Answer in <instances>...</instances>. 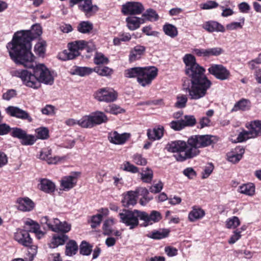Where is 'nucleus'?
<instances>
[{"label": "nucleus", "instance_id": "1", "mask_svg": "<svg viewBox=\"0 0 261 261\" xmlns=\"http://www.w3.org/2000/svg\"><path fill=\"white\" fill-rule=\"evenodd\" d=\"M41 34L42 29L39 24L33 25L31 30L21 31L14 34L7 48L11 58L16 64L27 67L33 66L35 57L31 51V41Z\"/></svg>", "mask_w": 261, "mask_h": 261}, {"label": "nucleus", "instance_id": "2", "mask_svg": "<svg viewBox=\"0 0 261 261\" xmlns=\"http://www.w3.org/2000/svg\"><path fill=\"white\" fill-rule=\"evenodd\" d=\"M186 74L191 78V86L185 88L191 99L197 100L205 96L212 83L204 74L205 69L196 61L195 57L187 54L183 58Z\"/></svg>", "mask_w": 261, "mask_h": 261}, {"label": "nucleus", "instance_id": "3", "mask_svg": "<svg viewBox=\"0 0 261 261\" xmlns=\"http://www.w3.org/2000/svg\"><path fill=\"white\" fill-rule=\"evenodd\" d=\"M213 136L211 135H193L189 137L187 143L184 141L177 140L169 143L166 146L167 150L176 152L174 155L179 162L193 158L198 155L199 148H203L211 145Z\"/></svg>", "mask_w": 261, "mask_h": 261}, {"label": "nucleus", "instance_id": "4", "mask_svg": "<svg viewBox=\"0 0 261 261\" xmlns=\"http://www.w3.org/2000/svg\"><path fill=\"white\" fill-rule=\"evenodd\" d=\"M23 66L24 67V66ZM26 68L28 67H26ZM28 68H33V73L25 69L13 70L11 71V74L13 76L20 78L23 84L27 87L37 89L41 87V84L39 82L38 76L35 73L34 61H33V66Z\"/></svg>", "mask_w": 261, "mask_h": 261}, {"label": "nucleus", "instance_id": "5", "mask_svg": "<svg viewBox=\"0 0 261 261\" xmlns=\"http://www.w3.org/2000/svg\"><path fill=\"white\" fill-rule=\"evenodd\" d=\"M86 45L87 42L84 40L69 43L68 45V49L60 53L58 55V58L62 61L72 60L80 55L79 50L84 49Z\"/></svg>", "mask_w": 261, "mask_h": 261}, {"label": "nucleus", "instance_id": "6", "mask_svg": "<svg viewBox=\"0 0 261 261\" xmlns=\"http://www.w3.org/2000/svg\"><path fill=\"white\" fill-rule=\"evenodd\" d=\"M141 211L135 210L129 211L123 210L119 213L120 221L132 229L139 225V219L141 220Z\"/></svg>", "mask_w": 261, "mask_h": 261}, {"label": "nucleus", "instance_id": "7", "mask_svg": "<svg viewBox=\"0 0 261 261\" xmlns=\"http://www.w3.org/2000/svg\"><path fill=\"white\" fill-rule=\"evenodd\" d=\"M140 76L138 80V83L142 87L151 85L152 81L158 75V70L154 66L142 67Z\"/></svg>", "mask_w": 261, "mask_h": 261}, {"label": "nucleus", "instance_id": "8", "mask_svg": "<svg viewBox=\"0 0 261 261\" xmlns=\"http://www.w3.org/2000/svg\"><path fill=\"white\" fill-rule=\"evenodd\" d=\"M35 73L38 76L40 84L52 85L54 83V72L50 71L44 64H38L35 66Z\"/></svg>", "mask_w": 261, "mask_h": 261}, {"label": "nucleus", "instance_id": "9", "mask_svg": "<svg viewBox=\"0 0 261 261\" xmlns=\"http://www.w3.org/2000/svg\"><path fill=\"white\" fill-rule=\"evenodd\" d=\"M116 93L112 89L103 88L99 89L95 93V98L100 101L112 102L117 98Z\"/></svg>", "mask_w": 261, "mask_h": 261}, {"label": "nucleus", "instance_id": "10", "mask_svg": "<svg viewBox=\"0 0 261 261\" xmlns=\"http://www.w3.org/2000/svg\"><path fill=\"white\" fill-rule=\"evenodd\" d=\"M208 71L216 79L222 81L228 79L230 76L229 71L221 64H212Z\"/></svg>", "mask_w": 261, "mask_h": 261}, {"label": "nucleus", "instance_id": "11", "mask_svg": "<svg viewBox=\"0 0 261 261\" xmlns=\"http://www.w3.org/2000/svg\"><path fill=\"white\" fill-rule=\"evenodd\" d=\"M81 173L73 172L68 175L63 177L61 180V186L65 191H68L73 188L76 184L78 177Z\"/></svg>", "mask_w": 261, "mask_h": 261}, {"label": "nucleus", "instance_id": "12", "mask_svg": "<svg viewBox=\"0 0 261 261\" xmlns=\"http://www.w3.org/2000/svg\"><path fill=\"white\" fill-rule=\"evenodd\" d=\"M144 10L141 3L139 2H127L122 6V12L124 14L137 15Z\"/></svg>", "mask_w": 261, "mask_h": 261}, {"label": "nucleus", "instance_id": "13", "mask_svg": "<svg viewBox=\"0 0 261 261\" xmlns=\"http://www.w3.org/2000/svg\"><path fill=\"white\" fill-rule=\"evenodd\" d=\"M51 153L52 150L51 148L49 147L43 148L40 151L39 158L46 161L48 164H55L65 159V156H55L52 157L51 156Z\"/></svg>", "mask_w": 261, "mask_h": 261}, {"label": "nucleus", "instance_id": "14", "mask_svg": "<svg viewBox=\"0 0 261 261\" xmlns=\"http://www.w3.org/2000/svg\"><path fill=\"white\" fill-rule=\"evenodd\" d=\"M14 239L18 243L24 246H30L33 241L29 232L21 229H17L15 232Z\"/></svg>", "mask_w": 261, "mask_h": 261}, {"label": "nucleus", "instance_id": "15", "mask_svg": "<svg viewBox=\"0 0 261 261\" xmlns=\"http://www.w3.org/2000/svg\"><path fill=\"white\" fill-rule=\"evenodd\" d=\"M6 112L8 114L12 117L19 119L27 120L29 122H32L33 119L29 115L27 112L17 107L9 106L6 109Z\"/></svg>", "mask_w": 261, "mask_h": 261}, {"label": "nucleus", "instance_id": "16", "mask_svg": "<svg viewBox=\"0 0 261 261\" xmlns=\"http://www.w3.org/2000/svg\"><path fill=\"white\" fill-rule=\"evenodd\" d=\"M129 133L119 134L116 131L111 132L108 134L109 141L116 145H122L129 138Z\"/></svg>", "mask_w": 261, "mask_h": 261}, {"label": "nucleus", "instance_id": "17", "mask_svg": "<svg viewBox=\"0 0 261 261\" xmlns=\"http://www.w3.org/2000/svg\"><path fill=\"white\" fill-rule=\"evenodd\" d=\"M161 219V214L158 211H152L149 215L145 212L141 211V220L144 221L145 226L158 222Z\"/></svg>", "mask_w": 261, "mask_h": 261}, {"label": "nucleus", "instance_id": "18", "mask_svg": "<svg viewBox=\"0 0 261 261\" xmlns=\"http://www.w3.org/2000/svg\"><path fill=\"white\" fill-rule=\"evenodd\" d=\"M17 208L23 212H30L35 206L33 201L28 197L19 198L16 201Z\"/></svg>", "mask_w": 261, "mask_h": 261}, {"label": "nucleus", "instance_id": "19", "mask_svg": "<svg viewBox=\"0 0 261 261\" xmlns=\"http://www.w3.org/2000/svg\"><path fill=\"white\" fill-rule=\"evenodd\" d=\"M146 50L145 46L137 45L131 49L129 55V61L131 63L140 60L144 55Z\"/></svg>", "mask_w": 261, "mask_h": 261}, {"label": "nucleus", "instance_id": "20", "mask_svg": "<svg viewBox=\"0 0 261 261\" xmlns=\"http://www.w3.org/2000/svg\"><path fill=\"white\" fill-rule=\"evenodd\" d=\"M137 192L133 191H130L123 194V198L121 202L124 207H129L133 206L137 203Z\"/></svg>", "mask_w": 261, "mask_h": 261}, {"label": "nucleus", "instance_id": "21", "mask_svg": "<svg viewBox=\"0 0 261 261\" xmlns=\"http://www.w3.org/2000/svg\"><path fill=\"white\" fill-rule=\"evenodd\" d=\"M79 9L84 12L86 15H91L98 10L96 5H93L92 0H83L79 6Z\"/></svg>", "mask_w": 261, "mask_h": 261}, {"label": "nucleus", "instance_id": "22", "mask_svg": "<svg viewBox=\"0 0 261 261\" xmlns=\"http://www.w3.org/2000/svg\"><path fill=\"white\" fill-rule=\"evenodd\" d=\"M244 152L245 150L242 147H237L227 154L228 160L233 163H236L242 159Z\"/></svg>", "mask_w": 261, "mask_h": 261}, {"label": "nucleus", "instance_id": "23", "mask_svg": "<svg viewBox=\"0 0 261 261\" xmlns=\"http://www.w3.org/2000/svg\"><path fill=\"white\" fill-rule=\"evenodd\" d=\"M202 28L208 32H224L225 28L220 23L215 21H208L202 24Z\"/></svg>", "mask_w": 261, "mask_h": 261}, {"label": "nucleus", "instance_id": "24", "mask_svg": "<svg viewBox=\"0 0 261 261\" xmlns=\"http://www.w3.org/2000/svg\"><path fill=\"white\" fill-rule=\"evenodd\" d=\"M205 215L204 211L197 206H193L188 215V219L191 222L202 219Z\"/></svg>", "mask_w": 261, "mask_h": 261}, {"label": "nucleus", "instance_id": "25", "mask_svg": "<svg viewBox=\"0 0 261 261\" xmlns=\"http://www.w3.org/2000/svg\"><path fill=\"white\" fill-rule=\"evenodd\" d=\"M164 132V127L158 125L152 129H148L147 135L149 139L154 141L160 139L163 136Z\"/></svg>", "mask_w": 261, "mask_h": 261}, {"label": "nucleus", "instance_id": "26", "mask_svg": "<svg viewBox=\"0 0 261 261\" xmlns=\"http://www.w3.org/2000/svg\"><path fill=\"white\" fill-rule=\"evenodd\" d=\"M38 187L41 191L45 193H50L55 191L56 186L50 180L42 178L40 179Z\"/></svg>", "mask_w": 261, "mask_h": 261}, {"label": "nucleus", "instance_id": "27", "mask_svg": "<svg viewBox=\"0 0 261 261\" xmlns=\"http://www.w3.org/2000/svg\"><path fill=\"white\" fill-rule=\"evenodd\" d=\"M249 132L254 138L261 135V120H256L250 122L249 126H247Z\"/></svg>", "mask_w": 261, "mask_h": 261}, {"label": "nucleus", "instance_id": "28", "mask_svg": "<svg viewBox=\"0 0 261 261\" xmlns=\"http://www.w3.org/2000/svg\"><path fill=\"white\" fill-rule=\"evenodd\" d=\"M127 26L129 30L134 31L140 27L141 23L143 22V19L135 16H130L126 18Z\"/></svg>", "mask_w": 261, "mask_h": 261}, {"label": "nucleus", "instance_id": "29", "mask_svg": "<svg viewBox=\"0 0 261 261\" xmlns=\"http://www.w3.org/2000/svg\"><path fill=\"white\" fill-rule=\"evenodd\" d=\"M68 239V237L66 234L55 235L49 244V246L51 248H56L59 245H63Z\"/></svg>", "mask_w": 261, "mask_h": 261}, {"label": "nucleus", "instance_id": "30", "mask_svg": "<svg viewBox=\"0 0 261 261\" xmlns=\"http://www.w3.org/2000/svg\"><path fill=\"white\" fill-rule=\"evenodd\" d=\"M238 191L248 196H253L255 193V186L252 183L243 184L239 186Z\"/></svg>", "mask_w": 261, "mask_h": 261}, {"label": "nucleus", "instance_id": "31", "mask_svg": "<svg viewBox=\"0 0 261 261\" xmlns=\"http://www.w3.org/2000/svg\"><path fill=\"white\" fill-rule=\"evenodd\" d=\"M91 115L94 126L105 123L108 121L107 116L102 112L96 111Z\"/></svg>", "mask_w": 261, "mask_h": 261}, {"label": "nucleus", "instance_id": "32", "mask_svg": "<svg viewBox=\"0 0 261 261\" xmlns=\"http://www.w3.org/2000/svg\"><path fill=\"white\" fill-rule=\"evenodd\" d=\"M250 102L246 99H242L237 102L234 105L231 112H236L238 111H246L250 108Z\"/></svg>", "mask_w": 261, "mask_h": 261}, {"label": "nucleus", "instance_id": "33", "mask_svg": "<svg viewBox=\"0 0 261 261\" xmlns=\"http://www.w3.org/2000/svg\"><path fill=\"white\" fill-rule=\"evenodd\" d=\"M78 250V245L74 240H70L66 245L65 254L71 256L76 254Z\"/></svg>", "mask_w": 261, "mask_h": 261}, {"label": "nucleus", "instance_id": "34", "mask_svg": "<svg viewBox=\"0 0 261 261\" xmlns=\"http://www.w3.org/2000/svg\"><path fill=\"white\" fill-rule=\"evenodd\" d=\"M141 68L140 67H136L125 70L124 72V76L130 79L137 77L138 80L140 76Z\"/></svg>", "mask_w": 261, "mask_h": 261}, {"label": "nucleus", "instance_id": "35", "mask_svg": "<svg viewBox=\"0 0 261 261\" xmlns=\"http://www.w3.org/2000/svg\"><path fill=\"white\" fill-rule=\"evenodd\" d=\"M163 30L166 35L172 38L175 37L178 35L177 28L171 24H165L163 27Z\"/></svg>", "mask_w": 261, "mask_h": 261}, {"label": "nucleus", "instance_id": "36", "mask_svg": "<svg viewBox=\"0 0 261 261\" xmlns=\"http://www.w3.org/2000/svg\"><path fill=\"white\" fill-rule=\"evenodd\" d=\"M79 125L84 128H91L94 126L91 115L83 116L79 120Z\"/></svg>", "mask_w": 261, "mask_h": 261}, {"label": "nucleus", "instance_id": "37", "mask_svg": "<svg viewBox=\"0 0 261 261\" xmlns=\"http://www.w3.org/2000/svg\"><path fill=\"white\" fill-rule=\"evenodd\" d=\"M188 97L184 94H179L176 96L174 107L178 109H183L186 107Z\"/></svg>", "mask_w": 261, "mask_h": 261}, {"label": "nucleus", "instance_id": "38", "mask_svg": "<svg viewBox=\"0 0 261 261\" xmlns=\"http://www.w3.org/2000/svg\"><path fill=\"white\" fill-rule=\"evenodd\" d=\"M93 246L85 241H83L80 245V253L83 255L88 256L92 251Z\"/></svg>", "mask_w": 261, "mask_h": 261}, {"label": "nucleus", "instance_id": "39", "mask_svg": "<svg viewBox=\"0 0 261 261\" xmlns=\"http://www.w3.org/2000/svg\"><path fill=\"white\" fill-rule=\"evenodd\" d=\"M114 224L115 220L112 218H110L105 221L103 224L102 228L105 234L111 235L112 233V226Z\"/></svg>", "mask_w": 261, "mask_h": 261}, {"label": "nucleus", "instance_id": "40", "mask_svg": "<svg viewBox=\"0 0 261 261\" xmlns=\"http://www.w3.org/2000/svg\"><path fill=\"white\" fill-rule=\"evenodd\" d=\"M93 71L92 68L87 67H75L73 70V74L81 76H84L91 74Z\"/></svg>", "mask_w": 261, "mask_h": 261}, {"label": "nucleus", "instance_id": "41", "mask_svg": "<svg viewBox=\"0 0 261 261\" xmlns=\"http://www.w3.org/2000/svg\"><path fill=\"white\" fill-rule=\"evenodd\" d=\"M28 247L27 252L26 253L24 257L25 261H32L37 254V247L36 245H32L27 246Z\"/></svg>", "mask_w": 261, "mask_h": 261}, {"label": "nucleus", "instance_id": "42", "mask_svg": "<svg viewBox=\"0 0 261 261\" xmlns=\"http://www.w3.org/2000/svg\"><path fill=\"white\" fill-rule=\"evenodd\" d=\"M240 221L237 216L228 218L226 221V227L228 229H235L240 225Z\"/></svg>", "mask_w": 261, "mask_h": 261}, {"label": "nucleus", "instance_id": "43", "mask_svg": "<svg viewBox=\"0 0 261 261\" xmlns=\"http://www.w3.org/2000/svg\"><path fill=\"white\" fill-rule=\"evenodd\" d=\"M92 29L93 25L89 21H83L77 27L78 31L84 34L89 33Z\"/></svg>", "mask_w": 261, "mask_h": 261}, {"label": "nucleus", "instance_id": "44", "mask_svg": "<svg viewBox=\"0 0 261 261\" xmlns=\"http://www.w3.org/2000/svg\"><path fill=\"white\" fill-rule=\"evenodd\" d=\"M37 134L36 138L39 139H46L49 137V130L45 127H40L35 129Z\"/></svg>", "mask_w": 261, "mask_h": 261}, {"label": "nucleus", "instance_id": "45", "mask_svg": "<svg viewBox=\"0 0 261 261\" xmlns=\"http://www.w3.org/2000/svg\"><path fill=\"white\" fill-rule=\"evenodd\" d=\"M185 128L186 127L193 126L196 123V119L193 115H185L181 118Z\"/></svg>", "mask_w": 261, "mask_h": 261}, {"label": "nucleus", "instance_id": "46", "mask_svg": "<svg viewBox=\"0 0 261 261\" xmlns=\"http://www.w3.org/2000/svg\"><path fill=\"white\" fill-rule=\"evenodd\" d=\"M143 16L150 21H156L159 19V16L156 11L152 9H147L143 14Z\"/></svg>", "mask_w": 261, "mask_h": 261}, {"label": "nucleus", "instance_id": "47", "mask_svg": "<svg viewBox=\"0 0 261 261\" xmlns=\"http://www.w3.org/2000/svg\"><path fill=\"white\" fill-rule=\"evenodd\" d=\"M105 111L107 113L117 115L122 113L124 110L115 104H111L105 107Z\"/></svg>", "mask_w": 261, "mask_h": 261}, {"label": "nucleus", "instance_id": "48", "mask_svg": "<svg viewBox=\"0 0 261 261\" xmlns=\"http://www.w3.org/2000/svg\"><path fill=\"white\" fill-rule=\"evenodd\" d=\"M46 45V42L44 41L38 42L34 47L35 53L39 56H42L45 53Z\"/></svg>", "mask_w": 261, "mask_h": 261}, {"label": "nucleus", "instance_id": "49", "mask_svg": "<svg viewBox=\"0 0 261 261\" xmlns=\"http://www.w3.org/2000/svg\"><path fill=\"white\" fill-rule=\"evenodd\" d=\"M71 227V224L65 221L61 222L60 221V224L58 225V227H56L55 230L57 232L67 233L70 230Z\"/></svg>", "mask_w": 261, "mask_h": 261}, {"label": "nucleus", "instance_id": "50", "mask_svg": "<svg viewBox=\"0 0 261 261\" xmlns=\"http://www.w3.org/2000/svg\"><path fill=\"white\" fill-rule=\"evenodd\" d=\"M169 233V231L167 229L162 231H156L150 233L149 237L153 239H162L167 237Z\"/></svg>", "mask_w": 261, "mask_h": 261}, {"label": "nucleus", "instance_id": "51", "mask_svg": "<svg viewBox=\"0 0 261 261\" xmlns=\"http://www.w3.org/2000/svg\"><path fill=\"white\" fill-rule=\"evenodd\" d=\"M37 138L32 135L25 133L24 137L21 140V143L23 145H32L36 141Z\"/></svg>", "mask_w": 261, "mask_h": 261}, {"label": "nucleus", "instance_id": "52", "mask_svg": "<svg viewBox=\"0 0 261 261\" xmlns=\"http://www.w3.org/2000/svg\"><path fill=\"white\" fill-rule=\"evenodd\" d=\"M24 223L25 226L28 227L27 228L29 229V231L32 232L37 231V229L40 228L38 223L31 219H27L24 221Z\"/></svg>", "mask_w": 261, "mask_h": 261}, {"label": "nucleus", "instance_id": "53", "mask_svg": "<svg viewBox=\"0 0 261 261\" xmlns=\"http://www.w3.org/2000/svg\"><path fill=\"white\" fill-rule=\"evenodd\" d=\"M251 138H254V137L252 136L249 130H243L239 134L237 141H235L234 142H242Z\"/></svg>", "mask_w": 261, "mask_h": 261}, {"label": "nucleus", "instance_id": "54", "mask_svg": "<svg viewBox=\"0 0 261 261\" xmlns=\"http://www.w3.org/2000/svg\"><path fill=\"white\" fill-rule=\"evenodd\" d=\"M224 52L223 49L219 47L207 48V58L211 56H218Z\"/></svg>", "mask_w": 261, "mask_h": 261}, {"label": "nucleus", "instance_id": "55", "mask_svg": "<svg viewBox=\"0 0 261 261\" xmlns=\"http://www.w3.org/2000/svg\"><path fill=\"white\" fill-rule=\"evenodd\" d=\"M109 60L102 53H96L94 58V62L97 65L107 64Z\"/></svg>", "mask_w": 261, "mask_h": 261}, {"label": "nucleus", "instance_id": "56", "mask_svg": "<svg viewBox=\"0 0 261 261\" xmlns=\"http://www.w3.org/2000/svg\"><path fill=\"white\" fill-rule=\"evenodd\" d=\"M169 126L171 128L175 131H179L185 128L181 119L172 121L169 123Z\"/></svg>", "mask_w": 261, "mask_h": 261}, {"label": "nucleus", "instance_id": "57", "mask_svg": "<svg viewBox=\"0 0 261 261\" xmlns=\"http://www.w3.org/2000/svg\"><path fill=\"white\" fill-rule=\"evenodd\" d=\"M153 177V172L149 169H146L143 172L141 173L142 180L147 183L150 182Z\"/></svg>", "mask_w": 261, "mask_h": 261}, {"label": "nucleus", "instance_id": "58", "mask_svg": "<svg viewBox=\"0 0 261 261\" xmlns=\"http://www.w3.org/2000/svg\"><path fill=\"white\" fill-rule=\"evenodd\" d=\"M122 168L123 170L130 172L132 173H137L139 171L138 168L131 164L128 162H125L122 165Z\"/></svg>", "mask_w": 261, "mask_h": 261}, {"label": "nucleus", "instance_id": "59", "mask_svg": "<svg viewBox=\"0 0 261 261\" xmlns=\"http://www.w3.org/2000/svg\"><path fill=\"white\" fill-rule=\"evenodd\" d=\"M26 132L21 128L15 127L12 128L11 135L12 137L21 140L25 135Z\"/></svg>", "mask_w": 261, "mask_h": 261}, {"label": "nucleus", "instance_id": "60", "mask_svg": "<svg viewBox=\"0 0 261 261\" xmlns=\"http://www.w3.org/2000/svg\"><path fill=\"white\" fill-rule=\"evenodd\" d=\"M241 20L242 21L240 22H232L227 24L226 26V29L228 30H234L242 28L243 25L244 23V19L242 18Z\"/></svg>", "mask_w": 261, "mask_h": 261}, {"label": "nucleus", "instance_id": "61", "mask_svg": "<svg viewBox=\"0 0 261 261\" xmlns=\"http://www.w3.org/2000/svg\"><path fill=\"white\" fill-rule=\"evenodd\" d=\"M102 220V216L101 214H97L93 216L91 219V226L94 228L99 226Z\"/></svg>", "mask_w": 261, "mask_h": 261}, {"label": "nucleus", "instance_id": "62", "mask_svg": "<svg viewBox=\"0 0 261 261\" xmlns=\"http://www.w3.org/2000/svg\"><path fill=\"white\" fill-rule=\"evenodd\" d=\"M218 4L215 1H208L200 5V7L202 9L208 10L217 8Z\"/></svg>", "mask_w": 261, "mask_h": 261}, {"label": "nucleus", "instance_id": "63", "mask_svg": "<svg viewBox=\"0 0 261 261\" xmlns=\"http://www.w3.org/2000/svg\"><path fill=\"white\" fill-rule=\"evenodd\" d=\"M133 160L135 164L138 165L144 166L147 163L146 160L140 154H134L133 156Z\"/></svg>", "mask_w": 261, "mask_h": 261}, {"label": "nucleus", "instance_id": "64", "mask_svg": "<svg viewBox=\"0 0 261 261\" xmlns=\"http://www.w3.org/2000/svg\"><path fill=\"white\" fill-rule=\"evenodd\" d=\"M95 70L98 74L101 76H109L112 73V70L108 67L98 68Z\"/></svg>", "mask_w": 261, "mask_h": 261}]
</instances>
